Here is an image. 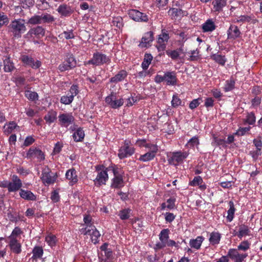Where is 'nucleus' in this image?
I'll list each match as a JSON object with an SVG mask.
<instances>
[{"instance_id":"obj_1","label":"nucleus","mask_w":262,"mask_h":262,"mask_svg":"<svg viewBox=\"0 0 262 262\" xmlns=\"http://www.w3.org/2000/svg\"><path fill=\"white\" fill-rule=\"evenodd\" d=\"M10 31L12 33L13 37L19 38L22 34L24 33L26 30L24 19H18L13 20L10 25Z\"/></svg>"},{"instance_id":"obj_2","label":"nucleus","mask_w":262,"mask_h":262,"mask_svg":"<svg viewBox=\"0 0 262 262\" xmlns=\"http://www.w3.org/2000/svg\"><path fill=\"white\" fill-rule=\"evenodd\" d=\"M77 63L74 55L70 52H68L64 55V61L58 66V69L61 72L69 71L74 69Z\"/></svg>"},{"instance_id":"obj_3","label":"nucleus","mask_w":262,"mask_h":262,"mask_svg":"<svg viewBox=\"0 0 262 262\" xmlns=\"http://www.w3.org/2000/svg\"><path fill=\"white\" fill-rule=\"evenodd\" d=\"M189 155L188 151H176L171 153V155L168 157V162L169 164L177 166L182 163Z\"/></svg>"},{"instance_id":"obj_4","label":"nucleus","mask_w":262,"mask_h":262,"mask_svg":"<svg viewBox=\"0 0 262 262\" xmlns=\"http://www.w3.org/2000/svg\"><path fill=\"white\" fill-rule=\"evenodd\" d=\"M109 60V58L106 55L97 52L94 53L93 58L91 59L84 62V64L85 66L92 64L97 66L107 63Z\"/></svg>"},{"instance_id":"obj_5","label":"nucleus","mask_w":262,"mask_h":262,"mask_svg":"<svg viewBox=\"0 0 262 262\" xmlns=\"http://www.w3.org/2000/svg\"><path fill=\"white\" fill-rule=\"evenodd\" d=\"M26 157L31 160L36 159L38 162H41L45 160V154L38 147L32 146L27 151Z\"/></svg>"},{"instance_id":"obj_6","label":"nucleus","mask_w":262,"mask_h":262,"mask_svg":"<svg viewBox=\"0 0 262 262\" xmlns=\"http://www.w3.org/2000/svg\"><path fill=\"white\" fill-rule=\"evenodd\" d=\"M57 177V173H52L51 170L47 168L42 170L40 179L45 185H49L54 184Z\"/></svg>"},{"instance_id":"obj_7","label":"nucleus","mask_w":262,"mask_h":262,"mask_svg":"<svg viewBox=\"0 0 262 262\" xmlns=\"http://www.w3.org/2000/svg\"><path fill=\"white\" fill-rule=\"evenodd\" d=\"M79 232L80 234L84 235H90L92 242L94 244H96L99 242L101 234L96 227L89 229H80Z\"/></svg>"},{"instance_id":"obj_8","label":"nucleus","mask_w":262,"mask_h":262,"mask_svg":"<svg viewBox=\"0 0 262 262\" xmlns=\"http://www.w3.org/2000/svg\"><path fill=\"white\" fill-rule=\"evenodd\" d=\"M9 192H15L20 191L23 186L22 181L20 179L16 174L11 176V179L9 182Z\"/></svg>"},{"instance_id":"obj_9","label":"nucleus","mask_w":262,"mask_h":262,"mask_svg":"<svg viewBox=\"0 0 262 262\" xmlns=\"http://www.w3.org/2000/svg\"><path fill=\"white\" fill-rule=\"evenodd\" d=\"M170 230L169 229H164L162 230L159 234L160 242L157 243L155 245V249L160 250L166 247L165 243H167L169 239V234Z\"/></svg>"},{"instance_id":"obj_10","label":"nucleus","mask_w":262,"mask_h":262,"mask_svg":"<svg viewBox=\"0 0 262 262\" xmlns=\"http://www.w3.org/2000/svg\"><path fill=\"white\" fill-rule=\"evenodd\" d=\"M135 151L134 147L130 146L128 143L126 141L123 146H122L119 149L118 156L120 159L132 156Z\"/></svg>"},{"instance_id":"obj_11","label":"nucleus","mask_w":262,"mask_h":262,"mask_svg":"<svg viewBox=\"0 0 262 262\" xmlns=\"http://www.w3.org/2000/svg\"><path fill=\"white\" fill-rule=\"evenodd\" d=\"M128 15L130 18L136 21L147 22L148 20V16L145 13L136 9L130 10Z\"/></svg>"},{"instance_id":"obj_12","label":"nucleus","mask_w":262,"mask_h":262,"mask_svg":"<svg viewBox=\"0 0 262 262\" xmlns=\"http://www.w3.org/2000/svg\"><path fill=\"white\" fill-rule=\"evenodd\" d=\"M58 121L61 126L68 127L74 122L75 118L72 113H62L58 116Z\"/></svg>"},{"instance_id":"obj_13","label":"nucleus","mask_w":262,"mask_h":262,"mask_svg":"<svg viewBox=\"0 0 262 262\" xmlns=\"http://www.w3.org/2000/svg\"><path fill=\"white\" fill-rule=\"evenodd\" d=\"M228 256L234 262H243L248 256L247 253H239L235 248L229 249Z\"/></svg>"},{"instance_id":"obj_14","label":"nucleus","mask_w":262,"mask_h":262,"mask_svg":"<svg viewBox=\"0 0 262 262\" xmlns=\"http://www.w3.org/2000/svg\"><path fill=\"white\" fill-rule=\"evenodd\" d=\"M20 59L24 64L29 66L33 69H38L41 65L40 61L37 60L35 61L32 57L27 55H22Z\"/></svg>"},{"instance_id":"obj_15","label":"nucleus","mask_w":262,"mask_h":262,"mask_svg":"<svg viewBox=\"0 0 262 262\" xmlns=\"http://www.w3.org/2000/svg\"><path fill=\"white\" fill-rule=\"evenodd\" d=\"M46 29L41 26H37L31 28L27 33V35L34 36L37 38H40L45 35Z\"/></svg>"},{"instance_id":"obj_16","label":"nucleus","mask_w":262,"mask_h":262,"mask_svg":"<svg viewBox=\"0 0 262 262\" xmlns=\"http://www.w3.org/2000/svg\"><path fill=\"white\" fill-rule=\"evenodd\" d=\"M65 176L66 178L69 180V184L70 186H73L78 182L77 171L74 168L68 169L66 171Z\"/></svg>"},{"instance_id":"obj_17","label":"nucleus","mask_w":262,"mask_h":262,"mask_svg":"<svg viewBox=\"0 0 262 262\" xmlns=\"http://www.w3.org/2000/svg\"><path fill=\"white\" fill-rule=\"evenodd\" d=\"M154 34L151 31L145 33L141 38V41L139 45L141 48H147L149 44L154 40Z\"/></svg>"},{"instance_id":"obj_18","label":"nucleus","mask_w":262,"mask_h":262,"mask_svg":"<svg viewBox=\"0 0 262 262\" xmlns=\"http://www.w3.org/2000/svg\"><path fill=\"white\" fill-rule=\"evenodd\" d=\"M164 79V81L166 82L167 85H176L177 83L178 79L175 71L165 73Z\"/></svg>"},{"instance_id":"obj_19","label":"nucleus","mask_w":262,"mask_h":262,"mask_svg":"<svg viewBox=\"0 0 262 262\" xmlns=\"http://www.w3.org/2000/svg\"><path fill=\"white\" fill-rule=\"evenodd\" d=\"M189 185L191 186H199V189L204 191L207 188V185L204 183L201 176L194 177L193 179L189 182Z\"/></svg>"},{"instance_id":"obj_20","label":"nucleus","mask_w":262,"mask_h":262,"mask_svg":"<svg viewBox=\"0 0 262 262\" xmlns=\"http://www.w3.org/2000/svg\"><path fill=\"white\" fill-rule=\"evenodd\" d=\"M241 31L237 26L231 25L227 31L228 39H235L241 35Z\"/></svg>"},{"instance_id":"obj_21","label":"nucleus","mask_w":262,"mask_h":262,"mask_svg":"<svg viewBox=\"0 0 262 262\" xmlns=\"http://www.w3.org/2000/svg\"><path fill=\"white\" fill-rule=\"evenodd\" d=\"M57 11L61 15V16L64 17L70 16L73 12L71 7L66 4H63L59 5L57 9Z\"/></svg>"},{"instance_id":"obj_22","label":"nucleus","mask_w":262,"mask_h":262,"mask_svg":"<svg viewBox=\"0 0 262 262\" xmlns=\"http://www.w3.org/2000/svg\"><path fill=\"white\" fill-rule=\"evenodd\" d=\"M216 28V26L212 19H208L202 25L203 32H211Z\"/></svg>"},{"instance_id":"obj_23","label":"nucleus","mask_w":262,"mask_h":262,"mask_svg":"<svg viewBox=\"0 0 262 262\" xmlns=\"http://www.w3.org/2000/svg\"><path fill=\"white\" fill-rule=\"evenodd\" d=\"M9 246L14 254H19L21 252V245L18 240H9Z\"/></svg>"},{"instance_id":"obj_24","label":"nucleus","mask_w":262,"mask_h":262,"mask_svg":"<svg viewBox=\"0 0 262 262\" xmlns=\"http://www.w3.org/2000/svg\"><path fill=\"white\" fill-rule=\"evenodd\" d=\"M21 198L27 201H35L36 200V195L30 190L21 189L19 192Z\"/></svg>"},{"instance_id":"obj_25","label":"nucleus","mask_w":262,"mask_h":262,"mask_svg":"<svg viewBox=\"0 0 262 262\" xmlns=\"http://www.w3.org/2000/svg\"><path fill=\"white\" fill-rule=\"evenodd\" d=\"M108 179V174L106 170H102L98 172V175L95 179V184L99 185L105 184L106 180Z\"/></svg>"},{"instance_id":"obj_26","label":"nucleus","mask_w":262,"mask_h":262,"mask_svg":"<svg viewBox=\"0 0 262 262\" xmlns=\"http://www.w3.org/2000/svg\"><path fill=\"white\" fill-rule=\"evenodd\" d=\"M204 239L203 236H198L195 239H191L189 244L191 248L199 250Z\"/></svg>"},{"instance_id":"obj_27","label":"nucleus","mask_w":262,"mask_h":262,"mask_svg":"<svg viewBox=\"0 0 262 262\" xmlns=\"http://www.w3.org/2000/svg\"><path fill=\"white\" fill-rule=\"evenodd\" d=\"M116 167V189H120L124 186V172L118 171Z\"/></svg>"},{"instance_id":"obj_28","label":"nucleus","mask_w":262,"mask_h":262,"mask_svg":"<svg viewBox=\"0 0 262 262\" xmlns=\"http://www.w3.org/2000/svg\"><path fill=\"white\" fill-rule=\"evenodd\" d=\"M251 235V231L248 225L245 224H242L239 226V229L238 231V237L242 239L243 237L246 236H250Z\"/></svg>"},{"instance_id":"obj_29","label":"nucleus","mask_w":262,"mask_h":262,"mask_svg":"<svg viewBox=\"0 0 262 262\" xmlns=\"http://www.w3.org/2000/svg\"><path fill=\"white\" fill-rule=\"evenodd\" d=\"M221 234L219 232L213 231L210 234L209 242L212 246L217 245L221 239Z\"/></svg>"},{"instance_id":"obj_30","label":"nucleus","mask_w":262,"mask_h":262,"mask_svg":"<svg viewBox=\"0 0 262 262\" xmlns=\"http://www.w3.org/2000/svg\"><path fill=\"white\" fill-rule=\"evenodd\" d=\"M168 13L172 17L178 18L179 17L181 18L184 15H186L187 12L183 11L181 9L172 8L169 9Z\"/></svg>"},{"instance_id":"obj_31","label":"nucleus","mask_w":262,"mask_h":262,"mask_svg":"<svg viewBox=\"0 0 262 262\" xmlns=\"http://www.w3.org/2000/svg\"><path fill=\"white\" fill-rule=\"evenodd\" d=\"M32 256L31 259L33 260H37L38 259H40L43 254V250L41 246H35L32 251Z\"/></svg>"},{"instance_id":"obj_32","label":"nucleus","mask_w":262,"mask_h":262,"mask_svg":"<svg viewBox=\"0 0 262 262\" xmlns=\"http://www.w3.org/2000/svg\"><path fill=\"white\" fill-rule=\"evenodd\" d=\"M72 137L74 141L82 142L85 137L84 132L81 127H79L74 132Z\"/></svg>"},{"instance_id":"obj_33","label":"nucleus","mask_w":262,"mask_h":262,"mask_svg":"<svg viewBox=\"0 0 262 262\" xmlns=\"http://www.w3.org/2000/svg\"><path fill=\"white\" fill-rule=\"evenodd\" d=\"M244 124H248L250 125L254 126L256 122V116L253 112H247L245 119L243 120Z\"/></svg>"},{"instance_id":"obj_34","label":"nucleus","mask_w":262,"mask_h":262,"mask_svg":"<svg viewBox=\"0 0 262 262\" xmlns=\"http://www.w3.org/2000/svg\"><path fill=\"white\" fill-rule=\"evenodd\" d=\"M19 128V126L14 121H10L4 126V133L5 135H8L11 134L15 129Z\"/></svg>"},{"instance_id":"obj_35","label":"nucleus","mask_w":262,"mask_h":262,"mask_svg":"<svg viewBox=\"0 0 262 262\" xmlns=\"http://www.w3.org/2000/svg\"><path fill=\"white\" fill-rule=\"evenodd\" d=\"M57 112L54 110L49 111L44 116L43 119L48 124L53 123L57 119Z\"/></svg>"},{"instance_id":"obj_36","label":"nucleus","mask_w":262,"mask_h":262,"mask_svg":"<svg viewBox=\"0 0 262 262\" xmlns=\"http://www.w3.org/2000/svg\"><path fill=\"white\" fill-rule=\"evenodd\" d=\"M4 70L5 72H11L14 70L15 67L9 56L6 57L3 61Z\"/></svg>"},{"instance_id":"obj_37","label":"nucleus","mask_w":262,"mask_h":262,"mask_svg":"<svg viewBox=\"0 0 262 262\" xmlns=\"http://www.w3.org/2000/svg\"><path fill=\"white\" fill-rule=\"evenodd\" d=\"M214 11L220 12L226 5L225 0H213L212 2Z\"/></svg>"},{"instance_id":"obj_38","label":"nucleus","mask_w":262,"mask_h":262,"mask_svg":"<svg viewBox=\"0 0 262 262\" xmlns=\"http://www.w3.org/2000/svg\"><path fill=\"white\" fill-rule=\"evenodd\" d=\"M210 58L222 66H224L227 61V59L225 56L218 54H212L210 56Z\"/></svg>"},{"instance_id":"obj_39","label":"nucleus","mask_w":262,"mask_h":262,"mask_svg":"<svg viewBox=\"0 0 262 262\" xmlns=\"http://www.w3.org/2000/svg\"><path fill=\"white\" fill-rule=\"evenodd\" d=\"M183 50L182 48H179L174 50H166V53L172 60H176L179 58L180 53L182 52Z\"/></svg>"},{"instance_id":"obj_40","label":"nucleus","mask_w":262,"mask_h":262,"mask_svg":"<svg viewBox=\"0 0 262 262\" xmlns=\"http://www.w3.org/2000/svg\"><path fill=\"white\" fill-rule=\"evenodd\" d=\"M229 209L227 211V220L228 222H231L234 218L235 208L233 202L231 201L229 202Z\"/></svg>"},{"instance_id":"obj_41","label":"nucleus","mask_w":262,"mask_h":262,"mask_svg":"<svg viewBox=\"0 0 262 262\" xmlns=\"http://www.w3.org/2000/svg\"><path fill=\"white\" fill-rule=\"evenodd\" d=\"M152 60V56L150 54H145L144 58L141 64V67L143 70H146L148 69Z\"/></svg>"},{"instance_id":"obj_42","label":"nucleus","mask_w":262,"mask_h":262,"mask_svg":"<svg viewBox=\"0 0 262 262\" xmlns=\"http://www.w3.org/2000/svg\"><path fill=\"white\" fill-rule=\"evenodd\" d=\"M156 153L148 151L144 155H141L139 160L142 162H147L152 160L156 157Z\"/></svg>"},{"instance_id":"obj_43","label":"nucleus","mask_w":262,"mask_h":262,"mask_svg":"<svg viewBox=\"0 0 262 262\" xmlns=\"http://www.w3.org/2000/svg\"><path fill=\"white\" fill-rule=\"evenodd\" d=\"M235 81L233 78L226 80L223 88L224 91L225 92L232 91L235 88Z\"/></svg>"},{"instance_id":"obj_44","label":"nucleus","mask_w":262,"mask_h":262,"mask_svg":"<svg viewBox=\"0 0 262 262\" xmlns=\"http://www.w3.org/2000/svg\"><path fill=\"white\" fill-rule=\"evenodd\" d=\"M42 24H52L55 21L54 17L48 13H43L41 14Z\"/></svg>"},{"instance_id":"obj_45","label":"nucleus","mask_w":262,"mask_h":262,"mask_svg":"<svg viewBox=\"0 0 262 262\" xmlns=\"http://www.w3.org/2000/svg\"><path fill=\"white\" fill-rule=\"evenodd\" d=\"M251 243L248 240H245L241 242L237 246V248L235 249L238 252V251H246L250 248Z\"/></svg>"},{"instance_id":"obj_46","label":"nucleus","mask_w":262,"mask_h":262,"mask_svg":"<svg viewBox=\"0 0 262 262\" xmlns=\"http://www.w3.org/2000/svg\"><path fill=\"white\" fill-rule=\"evenodd\" d=\"M83 222L84 223L85 227L82 228V229H89L93 227H95L93 225V222H92V218L91 216L89 214H85L83 217Z\"/></svg>"},{"instance_id":"obj_47","label":"nucleus","mask_w":262,"mask_h":262,"mask_svg":"<svg viewBox=\"0 0 262 262\" xmlns=\"http://www.w3.org/2000/svg\"><path fill=\"white\" fill-rule=\"evenodd\" d=\"M200 144V141L198 136H194L187 142L186 146L189 148H194L195 146L198 147Z\"/></svg>"},{"instance_id":"obj_48","label":"nucleus","mask_w":262,"mask_h":262,"mask_svg":"<svg viewBox=\"0 0 262 262\" xmlns=\"http://www.w3.org/2000/svg\"><path fill=\"white\" fill-rule=\"evenodd\" d=\"M132 210L129 208H125L120 210L118 216L122 220H126L129 218Z\"/></svg>"},{"instance_id":"obj_49","label":"nucleus","mask_w":262,"mask_h":262,"mask_svg":"<svg viewBox=\"0 0 262 262\" xmlns=\"http://www.w3.org/2000/svg\"><path fill=\"white\" fill-rule=\"evenodd\" d=\"M25 96L30 101H35L38 99V94L35 92H32L30 90L25 91Z\"/></svg>"},{"instance_id":"obj_50","label":"nucleus","mask_w":262,"mask_h":262,"mask_svg":"<svg viewBox=\"0 0 262 262\" xmlns=\"http://www.w3.org/2000/svg\"><path fill=\"white\" fill-rule=\"evenodd\" d=\"M23 233V231L19 227H16L12 231L11 235L8 237L9 240H17V237Z\"/></svg>"},{"instance_id":"obj_51","label":"nucleus","mask_w":262,"mask_h":262,"mask_svg":"<svg viewBox=\"0 0 262 262\" xmlns=\"http://www.w3.org/2000/svg\"><path fill=\"white\" fill-rule=\"evenodd\" d=\"M169 39V34L165 29H162L161 34L159 35L158 38V43H163L167 42Z\"/></svg>"},{"instance_id":"obj_52","label":"nucleus","mask_w":262,"mask_h":262,"mask_svg":"<svg viewBox=\"0 0 262 262\" xmlns=\"http://www.w3.org/2000/svg\"><path fill=\"white\" fill-rule=\"evenodd\" d=\"M200 51L198 49L191 50L188 54H190L189 58L188 59L190 61H197L200 59Z\"/></svg>"},{"instance_id":"obj_53","label":"nucleus","mask_w":262,"mask_h":262,"mask_svg":"<svg viewBox=\"0 0 262 262\" xmlns=\"http://www.w3.org/2000/svg\"><path fill=\"white\" fill-rule=\"evenodd\" d=\"M28 23L32 25L41 24V15H34L32 16L29 19Z\"/></svg>"},{"instance_id":"obj_54","label":"nucleus","mask_w":262,"mask_h":262,"mask_svg":"<svg viewBox=\"0 0 262 262\" xmlns=\"http://www.w3.org/2000/svg\"><path fill=\"white\" fill-rule=\"evenodd\" d=\"M45 241L47 243L49 246L52 247L55 246L56 245V237L55 235L50 234L46 237Z\"/></svg>"},{"instance_id":"obj_55","label":"nucleus","mask_w":262,"mask_h":262,"mask_svg":"<svg viewBox=\"0 0 262 262\" xmlns=\"http://www.w3.org/2000/svg\"><path fill=\"white\" fill-rule=\"evenodd\" d=\"M212 145L215 144L216 146H222L223 147H226V140L224 139L218 138L215 135H213V142L212 143Z\"/></svg>"},{"instance_id":"obj_56","label":"nucleus","mask_w":262,"mask_h":262,"mask_svg":"<svg viewBox=\"0 0 262 262\" xmlns=\"http://www.w3.org/2000/svg\"><path fill=\"white\" fill-rule=\"evenodd\" d=\"M253 15H241L238 17V18L236 19V21H235V23H249L254 18Z\"/></svg>"},{"instance_id":"obj_57","label":"nucleus","mask_w":262,"mask_h":262,"mask_svg":"<svg viewBox=\"0 0 262 262\" xmlns=\"http://www.w3.org/2000/svg\"><path fill=\"white\" fill-rule=\"evenodd\" d=\"M74 100L73 96L68 93L66 96H62L60 98V102L62 104L68 105L71 104Z\"/></svg>"},{"instance_id":"obj_58","label":"nucleus","mask_w":262,"mask_h":262,"mask_svg":"<svg viewBox=\"0 0 262 262\" xmlns=\"http://www.w3.org/2000/svg\"><path fill=\"white\" fill-rule=\"evenodd\" d=\"M176 199L174 196H171L166 200L167 209L168 210H172L176 208Z\"/></svg>"},{"instance_id":"obj_59","label":"nucleus","mask_w":262,"mask_h":262,"mask_svg":"<svg viewBox=\"0 0 262 262\" xmlns=\"http://www.w3.org/2000/svg\"><path fill=\"white\" fill-rule=\"evenodd\" d=\"M251 128V127L250 126L245 127H240L234 135L238 136H244L250 130Z\"/></svg>"},{"instance_id":"obj_60","label":"nucleus","mask_w":262,"mask_h":262,"mask_svg":"<svg viewBox=\"0 0 262 262\" xmlns=\"http://www.w3.org/2000/svg\"><path fill=\"white\" fill-rule=\"evenodd\" d=\"M9 22L8 16L3 12H0V28L3 26H6Z\"/></svg>"},{"instance_id":"obj_61","label":"nucleus","mask_w":262,"mask_h":262,"mask_svg":"<svg viewBox=\"0 0 262 262\" xmlns=\"http://www.w3.org/2000/svg\"><path fill=\"white\" fill-rule=\"evenodd\" d=\"M60 35L63 36L66 39H73L75 37L73 30L64 31L59 35V36Z\"/></svg>"},{"instance_id":"obj_62","label":"nucleus","mask_w":262,"mask_h":262,"mask_svg":"<svg viewBox=\"0 0 262 262\" xmlns=\"http://www.w3.org/2000/svg\"><path fill=\"white\" fill-rule=\"evenodd\" d=\"M114 97V93L112 92L111 94L106 97L105 102L107 104H110L112 108H115V99Z\"/></svg>"},{"instance_id":"obj_63","label":"nucleus","mask_w":262,"mask_h":262,"mask_svg":"<svg viewBox=\"0 0 262 262\" xmlns=\"http://www.w3.org/2000/svg\"><path fill=\"white\" fill-rule=\"evenodd\" d=\"M182 103L181 100L177 95H173L171 101V105L173 107H177L181 105Z\"/></svg>"},{"instance_id":"obj_64","label":"nucleus","mask_w":262,"mask_h":262,"mask_svg":"<svg viewBox=\"0 0 262 262\" xmlns=\"http://www.w3.org/2000/svg\"><path fill=\"white\" fill-rule=\"evenodd\" d=\"M51 200L54 203H57L60 201V195L57 190H54L52 192L50 197Z\"/></svg>"}]
</instances>
